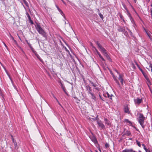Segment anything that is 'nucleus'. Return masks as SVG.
Masks as SVG:
<instances>
[{
  "instance_id": "1",
  "label": "nucleus",
  "mask_w": 152,
  "mask_h": 152,
  "mask_svg": "<svg viewBox=\"0 0 152 152\" xmlns=\"http://www.w3.org/2000/svg\"><path fill=\"white\" fill-rule=\"evenodd\" d=\"M36 29L38 32L39 33L41 34L43 37L45 38H47L46 33L44 30L42 28L40 25L38 23H36L35 25Z\"/></svg>"
},
{
  "instance_id": "2",
  "label": "nucleus",
  "mask_w": 152,
  "mask_h": 152,
  "mask_svg": "<svg viewBox=\"0 0 152 152\" xmlns=\"http://www.w3.org/2000/svg\"><path fill=\"white\" fill-rule=\"evenodd\" d=\"M139 120L138 121L140 125L142 126V127L144 129L145 127V126L144 125V122L145 117L142 114L140 113L139 115Z\"/></svg>"
},
{
  "instance_id": "3",
  "label": "nucleus",
  "mask_w": 152,
  "mask_h": 152,
  "mask_svg": "<svg viewBox=\"0 0 152 152\" xmlns=\"http://www.w3.org/2000/svg\"><path fill=\"white\" fill-rule=\"evenodd\" d=\"M95 42L99 48L100 51L103 54L107 52L106 49L102 46L98 41H95Z\"/></svg>"
},
{
  "instance_id": "4",
  "label": "nucleus",
  "mask_w": 152,
  "mask_h": 152,
  "mask_svg": "<svg viewBox=\"0 0 152 152\" xmlns=\"http://www.w3.org/2000/svg\"><path fill=\"white\" fill-rule=\"evenodd\" d=\"M97 123L99 126L101 127L102 129H105V126L102 123L101 121L99 120L97 121Z\"/></svg>"
},
{
  "instance_id": "5",
  "label": "nucleus",
  "mask_w": 152,
  "mask_h": 152,
  "mask_svg": "<svg viewBox=\"0 0 152 152\" xmlns=\"http://www.w3.org/2000/svg\"><path fill=\"white\" fill-rule=\"evenodd\" d=\"M104 96L106 97H107L109 98L110 99V101H112V97H114V96L113 95L111 94L110 95L107 92L104 95Z\"/></svg>"
},
{
  "instance_id": "6",
  "label": "nucleus",
  "mask_w": 152,
  "mask_h": 152,
  "mask_svg": "<svg viewBox=\"0 0 152 152\" xmlns=\"http://www.w3.org/2000/svg\"><path fill=\"white\" fill-rule=\"evenodd\" d=\"M134 101L135 104H139L142 102V99L137 98V99H134Z\"/></svg>"
},
{
  "instance_id": "7",
  "label": "nucleus",
  "mask_w": 152,
  "mask_h": 152,
  "mask_svg": "<svg viewBox=\"0 0 152 152\" xmlns=\"http://www.w3.org/2000/svg\"><path fill=\"white\" fill-rule=\"evenodd\" d=\"M131 134L130 132L129 131L126 130L125 129L124 132V134L122 136H124L125 135L129 136Z\"/></svg>"
},
{
  "instance_id": "8",
  "label": "nucleus",
  "mask_w": 152,
  "mask_h": 152,
  "mask_svg": "<svg viewBox=\"0 0 152 152\" xmlns=\"http://www.w3.org/2000/svg\"><path fill=\"white\" fill-rule=\"evenodd\" d=\"M86 88L88 93L90 94L91 92H92V90L91 88L88 85H87L86 86Z\"/></svg>"
},
{
  "instance_id": "9",
  "label": "nucleus",
  "mask_w": 152,
  "mask_h": 152,
  "mask_svg": "<svg viewBox=\"0 0 152 152\" xmlns=\"http://www.w3.org/2000/svg\"><path fill=\"white\" fill-rule=\"evenodd\" d=\"M91 141L93 142L95 144H98V141L96 138L94 136H93L90 137Z\"/></svg>"
},
{
  "instance_id": "10",
  "label": "nucleus",
  "mask_w": 152,
  "mask_h": 152,
  "mask_svg": "<svg viewBox=\"0 0 152 152\" xmlns=\"http://www.w3.org/2000/svg\"><path fill=\"white\" fill-rule=\"evenodd\" d=\"M118 79L120 80L121 85L123 86L124 84V79L123 77V75L121 74H119Z\"/></svg>"
},
{
  "instance_id": "11",
  "label": "nucleus",
  "mask_w": 152,
  "mask_h": 152,
  "mask_svg": "<svg viewBox=\"0 0 152 152\" xmlns=\"http://www.w3.org/2000/svg\"><path fill=\"white\" fill-rule=\"evenodd\" d=\"M60 83H61V88H62V89H63V91H64V92L65 94L67 95L68 96L69 94L67 93V92L66 91V89H65V86L63 85V84L61 83V82H60Z\"/></svg>"
},
{
  "instance_id": "12",
  "label": "nucleus",
  "mask_w": 152,
  "mask_h": 152,
  "mask_svg": "<svg viewBox=\"0 0 152 152\" xmlns=\"http://www.w3.org/2000/svg\"><path fill=\"white\" fill-rule=\"evenodd\" d=\"M104 120L106 125L109 126H110L111 125V123L107 119V118H104Z\"/></svg>"
},
{
  "instance_id": "13",
  "label": "nucleus",
  "mask_w": 152,
  "mask_h": 152,
  "mask_svg": "<svg viewBox=\"0 0 152 152\" xmlns=\"http://www.w3.org/2000/svg\"><path fill=\"white\" fill-rule=\"evenodd\" d=\"M125 28L124 27L121 26H118V30L119 32H122L124 31Z\"/></svg>"
},
{
  "instance_id": "14",
  "label": "nucleus",
  "mask_w": 152,
  "mask_h": 152,
  "mask_svg": "<svg viewBox=\"0 0 152 152\" xmlns=\"http://www.w3.org/2000/svg\"><path fill=\"white\" fill-rule=\"evenodd\" d=\"M124 111L125 113L129 114L130 113L129 108L128 106H125L124 108Z\"/></svg>"
},
{
  "instance_id": "15",
  "label": "nucleus",
  "mask_w": 152,
  "mask_h": 152,
  "mask_svg": "<svg viewBox=\"0 0 152 152\" xmlns=\"http://www.w3.org/2000/svg\"><path fill=\"white\" fill-rule=\"evenodd\" d=\"M104 56H105L110 61H111L112 60L109 56V55L108 54L107 51L105 53H103Z\"/></svg>"
},
{
  "instance_id": "16",
  "label": "nucleus",
  "mask_w": 152,
  "mask_h": 152,
  "mask_svg": "<svg viewBox=\"0 0 152 152\" xmlns=\"http://www.w3.org/2000/svg\"><path fill=\"white\" fill-rule=\"evenodd\" d=\"M133 151V149H125L122 151V152H131Z\"/></svg>"
},
{
  "instance_id": "17",
  "label": "nucleus",
  "mask_w": 152,
  "mask_h": 152,
  "mask_svg": "<svg viewBox=\"0 0 152 152\" xmlns=\"http://www.w3.org/2000/svg\"><path fill=\"white\" fill-rule=\"evenodd\" d=\"M114 80L115 81V83L117 84V85L119 86V87L121 89V86L119 82V81L118 80V79H115Z\"/></svg>"
},
{
  "instance_id": "18",
  "label": "nucleus",
  "mask_w": 152,
  "mask_h": 152,
  "mask_svg": "<svg viewBox=\"0 0 152 152\" xmlns=\"http://www.w3.org/2000/svg\"><path fill=\"white\" fill-rule=\"evenodd\" d=\"M114 80L115 81V83L117 84V85L119 86V87L121 89V86L119 82V81L118 80V79H115Z\"/></svg>"
},
{
  "instance_id": "19",
  "label": "nucleus",
  "mask_w": 152,
  "mask_h": 152,
  "mask_svg": "<svg viewBox=\"0 0 152 152\" xmlns=\"http://www.w3.org/2000/svg\"><path fill=\"white\" fill-rule=\"evenodd\" d=\"M140 71L141 72H142V74L144 76L145 78V77H148L147 75L143 72V70L141 69H140Z\"/></svg>"
},
{
  "instance_id": "20",
  "label": "nucleus",
  "mask_w": 152,
  "mask_h": 152,
  "mask_svg": "<svg viewBox=\"0 0 152 152\" xmlns=\"http://www.w3.org/2000/svg\"><path fill=\"white\" fill-rule=\"evenodd\" d=\"M37 57L38 59L42 63H43L44 62L42 60V59L39 56V55L38 54H36V56Z\"/></svg>"
},
{
  "instance_id": "21",
  "label": "nucleus",
  "mask_w": 152,
  "mask_h": 152,
  "mask_svg": "<svg viewBox=\"0 0 152 152\" xmlns=\"http://www.w3.org/2000/svg\"><path fill=\"white\" fill-rule=\"evenodd\" d=\"M145 79L147 81V82H148V83H147V84L148 85V86H149V85H151V82L149 79V78L148 77H145Z\"/></svg>"
},
{
  "instance_id": "22",
  "label": "nucleus",
  "mask_w": 152,
  "mask_h": 152,
  "mask_svg": "<svg viewBox=\"0 0 152 152\" xmlns=\"http://www.w3.org/2000/svg\"><path fill=\"white\" fill-rule=\"evenodd\" d=\"M90 94L91 95V96L92 99H93L95 100L96 97L94 95V94L92 93V92H91Z\"/></svg>"
},
{
  "instance_id": "23",
  "label": "nucleus",
  "mask_w": 152,
  "mask_h": 152,
  "mask_svg": "<svg viewBox=\"0 0 152 152\" xmlns=\"http://www.w3.org/2000/svg\"><path fill=\"white\" fill-rule=\"evenodd\" d=\"M99 57V58L102 60V61H105V60L103 58L101 54L100 53L99 55H98Z\"/></svg>"
},
{
  "instance_id": "24",
  "label": "nucleus",
  "mask_w": 152,
  "mask_h": 152,
  "mask_svg": "<svg viewBox=\"0 0 152 152\" xmlns=\"http://www.w3.org/2000/svg\"><path fill=\"white\" fill-rule=\"evenodd\" d=\"M146 31L148 36L149 37V38L150 39V40H152V39L151 38L152 36L149 33L147 32L146 31Z\"/></svg>"
},
{
  "instance_id": "25",
  "label": "nucleus",
  "mask_w": 152,
  "mask_h": 152,
  "mask_svg": "<svg viewBox=\"0 0 152 152\" xmlns=\"http://www.w3.org/2000/svg\"><path fill=\"white\" fill-rule=\"evenodd\" d=\"M90 83L92 84V86H94V87H96L97 86V84L94 83L91 81H90Z\"/></svg>"
},
{
  "instance_id": "26",
  "label": "nucleus",
  "mask_w": 152,
  "mask_h": 152,
  "mask_svg": "<svg viewBox=\"0 0 152 152\" xmlns=\"http://www.w3.org/2000/svg\"><path fill=\"white\" fill-rule=\"evenodd\" d=\"M136 142L137 145L140 147H141V144L139 141L137 140H136Z\"/></svg>"
},
{
  "instance_id": "27",
  "label": "nucleus",
  "mask_w": 152,
  "mask_h": 152,
  "mask_svg": "<svg viewBox=\"0 0 152 152\" xmlns=\"http://www.w3.org/2000/svg\"><path fill=\"white\" fill-rule=\"evenodd\" d=\"M122 32H123L124 35L126 36L128 35V32L127 31L125 30V29H124V31H122Z\"/></svg>"
},
{
  "instance_id": "28",
  "label": "nucleus",
  "mask_w": 152,
  "mask_h": 152,
  "mask_svg": "<svg viewBox=\"0 0 152 152\" xmlns=\"http://www.w3.org/2000/svg\"><path fill=\"white\" fill-rule=\"evenodd\" d=\"M125 121L129 123L130 124L132 125V122L131 121H129V120H128L127 119H125Z\"/></svg>"
},
{
  "instance_id": "29",
  "label": "nucleus",
  "mask_w": 152,
  "mask_h": 152,
  "mask_svg": "<svg viewBox=\"0 0 152 152\" xmlns=\"http://www.w3.org/2000/svg\"><path fill=\"white\" fill-rule=\"evenodd\" d=\"M94 49H95V51H96V53L98 55H99V54L100 53L98 51V50L96 49V48L95 47H94Z\"/></svg>"
},
{
  "instance_id": "30",
  "label": "nucleus",
  "mask_w": 152,
  "mask_h": 152,
  "mask_svg": "<svg viewBox=\"0 0 152 152\" xmlns=\"http://www.w3.org/2000/svg\"><path fill=\"white\" fill-rule=\"evenodd\" d=\"M23 1L24 2V4L26 5V6H28V3L26 1V0H23Z\"/></svg>"
},
{
  "instance_id": "31",
  "label": "nucleus",
  "mask_w": 152,
  "mask_h": 152,
  "mask_svg": "<svg viewBox=\"0 0 152 152\" xmlns=\"http://www.w3.org/2000/svg\"><path fill=\"white\" fill-rule=\"evenodd\" d=\"M13 42L15 45H16L17 46L19 47V45H18V44L16 40H14L13 41Z\"/></svg>"
},
{
  "instance_id": "32",
  "label": "nucleus",
  "mask_w": 152,
  "mask_h": 152,
  "mask_svg": "<svg viewBox=\"0 0 152 152\" xmlns=\"http://www.w3.org/2000/svg\"><path fill=\"white\" fill-rule=\"evenodd\" d=\"M99 14L100 18L102 19H103L104 18V17L103 15L101 13H99Z\"/></svg>"
},
{
  "instance_id": "33",
  "label": "nucleus",
  "mask_w": 152,
  "mask_h": 152,
  "mask_svg": "<svg viewBox=\"0 0 152 152\" xmlns=\"http://www.w3.org/2000/svg\"><path fill=\"white\" fill-rule=\"evenodd\" d=\"M56 7L59 12L62 13V11L59 8L58 6H56Z\"/></svg>"
},
{
  "instance_id": "34",
  "label": "nucleus",
  "mask_w": 152,
  "mask_h": 152,
  "mask_svg": "<svg viewBox=\"0 0 152 152\" xmlns=\"http://www.w3.org/2000/svg\"><path fill=\"white\" fill-rule=\"evenodd\" d=\"M105 146L106 148H107L109 147V144L107 143H106L105 145Z\"/></svg>"
},
{
  "instance_id": "35",
  "label": "nucleus",
  "mask_w": 152,
  "mask_h": 152,
  "mask_svg": "<svg viewBox=\"0 0 152 152\" xmlns=\"http://www.w3.org/2000/svg\"><path fill=\"white\" fill-rule=\"evenodd\" d=\"M27 16H28V20H31V18L30 15L28 14V13H27Z\"/></svg>"
},
{
  "instance_id": "36",
  "label": "nucleus",
  "mask_w": 152,
  "mask_h": 152,
  "mask_svg": "<svg viewBox=\"0 0 152 152\" xmlns=\"http://www.w3.org/2000/svg\"><path fill=\"white\" fill-rule=\"evenodd\" d=\"M64 48L65 50L68 53H69V51L67 49V48L65 47H64Z\"/></svg>"
},
{
  "instance_id": "37",
  "label": "nucleus",
  "mask_w": 152,
  "mask_h": 152,
  "mask_svg": "<svg viewBox=\"0 0 152 152\" xmlns=\"http://www.w3.org/2000/svg\"><path fill=\"white\" fill-rule=\"evenodd\" d=\"M122 5L124 7V8L126 9V10H127V8L126 6V5H125V4H124V3H122Z\"/></svg>"
},
{
  "instance_id": "38",
  "label": "nucleus",
  "mask_w": 152,
  "mask_h": 152,
  "mask_svg": "<svg viewBox=\"0 0 152 152\" xmlns=\"http://www.w3.org/2000/svg\"><path fill=\"white\" fill-rule=\"evenodd\" d=\"M135 63L137 65V66L138 67V68H139V69L140 70V69H141L140 67V66L138 65V64H137V63L135 61Z\"/></svg>"
},
{
  "instance_id": "39",
  "label": "nucleus",
  "mask_w": 152,
  "mask_h": 152,
  "mask_svg": "<svg viewBox=\"0 0 152 152\" xmlns=\"http://www.w3.org/2000/svg\"><path fill=\"white\" fill-rule=\"evenodd\" d=\"M97 148H98L99 150V151L100 152H101V149L100 148V146L99 144H98V147H97Z\"/></svg>"
},
{
  "instance_id": "40",
  "label": "nucleus",
  "mask_w": 152,
  "mask_h": 152,
  "mask_svg": "<svg viewBox=\"0 0 152 152\" xmlns=\"http://www.w3.org/2000/svg\"><path fill=\"white\" fill-rule=\"evenodd\" d=\"M142 145L143 147V148H144V149L145 150H146V148L145 147V145L144 144H142Z\"/></svg>"
},
{
  "instance_id": "41",
  "label": "nucleus",
  "mask_w": 152,
  "mask_h": 152,
  "mask_svg": "<svg viewBox=\"0 0 152 152\" xmlns=\"http://www.w3.org/2000/svg\"><path fill=\"white\" fill-rule=\"evenodd\" d=\"M112 74L113 75L112 76L114 80L117 78L116 77H115L113 73H112Z\"/></svg>"
},
{
  "instance_id": "42",
  "label": "nucleus",
  "mask_w": 152,
  "mask_h": 152,
  "mask_svg": "<svg viewBox=\"0 0 152 152\" xmlns=\"http://www.w3.org/2000/svg\"><path fill=\"white\" fill-rule=\"evenodd\" d=\"M14 145L15 146V148H16V146H17V143L16 141H15L14 142Z\"/></svg>"
},
{
  "instance_id": "43",
  "label": "nucleus",
  "mask_w": 152,
  "mask_h": 152,
  "mask_svg": "<svg viewBox=\"0 0 152 152\" xmlns=\"http://www.w3.org/2000/svg\"><path fill=\"white\" fill-rule=\"evenodd\" d=\"M90 45L92 47V48H94V47H94L93 45V44L91 42L90 43Z\"/></svg>"
},
{
  "instance_id": "44",
  "label": "nucleus",
  "mask_w": 152,
  "mask_h": 152,
  "mask_svg": "<svg viewBox=\"0 0 152 152\" xmlns=\"http://www.w3.org/2000/svg\"><path fill=\"white\" fill-rule=\"evenodd\" d=\"M32 51L35 54V56H36V54H38L37 53V52L36 51L33 50Z\"/></svg>"
},
{
  "instance_id": "45",
  "label": "nucleus",
  "mask_w": 152,
  "mask_h": 152,
  "mask_svg": "<svg viewBox=\"0 0 152 152\" xmlns=\"http://www.w3.org/2000/svg\"><path fill=\"white\" fill-rule=\"evenodd\" d=\"M115 71L119 75V74H120V73L116 69H115Z\"/></svg>"
},
{
  "instance_id": "46",
  "label": "nucleus",
  "mask_w": 152,
  "mask_h": 152,
  "mask_svg": "<svg viewBox=\"0 0 152 152\" xmlns=\"http://www.w3.org/2000/svg\"><path fill=\"white\" fill-rule=\"evenodd\" d=\"M27 43L29 47H31V45L28 42H27Z\"/></svg>"
},
{
  "instance_id": "47",
  "label": "nucleus",
  "mask_w": 152,
  "mask_h": 152,
  "mask_svg": "<svg viewBox=\"0 0 152 152\" xmlns=\"http://www.w3.org/2000/svg\"><path fill=\"white\" fill-rule=\"evenodd\" d=\"M29 20L30 21V23L31 24H33V21L31 20H31Z\"/></svg>"
},
{
  "instance_id": "48",
  "label": "nucleus",
  "mask_w": 152,
  "mask_h": 152,
  "mask_svg": "<svg viewBox=\"0 0 152 152\" xmlns=\"http://www.w3.org/2000/svg\"><path fill=\"white\" fill-rule=\"evenodd\" d=\"M99 96L100 99H101L102 100L104 101V100L102 99V97H101V96L100 94H99Z\"/></svg>"
},
{
  "instance_id": "49",
  "label": "nucleus",
  "mask_w": 152,
  "mask_h": 152,
  "mask_svg": "<svg viewBox=\"0 0 152 152\" xmlns=\"http://www.w3.org/2000/svg\"><path fill=\"white\" fill-rule=\"evenodd\" d=\"M146 152H150V151L149 150L147 149H146V150H145Z\"/></svg>"
},
{
  "instance_id": "50",
  "label": "nucleus",
  "mask_w": 152,
  "mask_h": 152,
  "mask_svg": "<svg viewBox=\"0 0 152 152\" xmlns=\"http://www.w3.org/2000/svg\"><path fill=\"white\" fill-rule=\"evenodd\" d=\"M12 141L13 143H14V142L16 141L14 139V138H12Z\"/></svg>"
},
{
  "instance_id": "51",
  "label": "nucleus",
  "mask_w": 152,
  "mask_h": 152,
  "mask_svg": "<svg viewBox=\"0 0 152 152\" xmlns=\"http://www.w3.org/2000/svg\"><path fill=\"white\" fill-rule=\"evenodd\" d=\"M2 3L4 5H5V3L4 2V1H2Z\"/></svg>"
},
{
  "instance_id": "52",
  "label": "nucleus",
  "mask_w": 152,
  "mask_h": 152,
  "mask_svg": "<svg viewBox=\"0 0 152 152\" xmlns=\"http://www.w3.org/2000/svg\"><path fill=\"white\" fill-rule=\"evenodd\" d=\"M95 89L97 91H99V88L98 87H96L95 88Z\"/></svg>"
},
{
  "instance_id": "53",
  "label": "nucleus",
  "mask_w": 152,
  "mask_h": 152,
  "mask_svg": "<svg viewBox=\"0 0 152 152\" xmlns=\"http://www.w3.org/2000/svg\"><path fill=\"white\" fill-rule=\"evenodd\" d=\"M11 37H12V40L13 41L15 40V39H14V38H13V37L12 36H11Z\"/></svg>"
},
{
  "instance_id": "54",
  "label": "nucleus",
  "mask_w": 152,
  "mask_h": 152,
  "mask_svg": "<svg viewBox=\"0 0 152 152\" xmlns=\"http://www.w3.org/2000/svg\"><path fill=\"white\" fill-rule=\"evenodd\" d=\"M55 98V99H56V100L58 102V99H57L56 98V97L55 96H53Z\"/></svg>"
},
{
  "instance_id": "55",
  "label": "nucleus",
  "mask_w": 152,
  "mask_h": 152,
  "mask_svg": "<svg viewBox=\"0 0 152 152\" xmlns=\"http://www.w3.org/2000/svg\"><path fill=\"white\" fill-rule=\"evenodd\" d=\"M30 48L31 49V50L32 51H33V50H34V49L31 46V47H30Z\"/></svg>"
},
{
  "instance_id": "56",
  "label": "nucleus",
  "mask_w": 152,
  "mask_h": 152,
  "mask_svg": "<svg viewBox=\"0 0 152 152\" xmlns=\"http://www.w3.org/2000/svg\"><path fill=\"white\" fill-rule=\"evenodd\" d=\"M61 14L63 16H64V14L63 12H62V13L60 12Z\"/></svg>"
},
{
  "instance_id": "57",
  "label": "nucleus",
  "mask_w": 152,
  "mask_h": 152,
  "mask_svg": "<svg viewBox=\"0 0 152 152\" xmlns=\"http://www.w3.org/2000/svg\"><path fill=\"white\" fill-rule=\"evenodd\" d=\"M120 18H121V19H123V16H122L121 15L120 16Z\"/></svg>"
},
{
  "instance_id": "58",
  "label": "nucleus",
  "mask_w": 152,
  "mask_h": 152,
  "mask_svg": "<svg viewBox=\"0 0 152 152\" xmlns=\"http://www.w3.org/2000/svg\"><path fill=\"white\" fill-rule=\"evenodd\" d=\"M151 14H152V8L151 9Z\"/></svg>"
},
{
  "instance_id": "59",
  "label": "nucleus",
  "mask_w": 152,
  "mask_h": 152,
  "mask_svg": "<svg viewBox=\"0 0 152 152\" xmlns=\"http://www.w3.org/2000/svg\"><path fill=\"white\" fill-rule=\"evenodd\" d=\"M11 137H12V138H13V136L12 135H11Z\"/></svg>"
},
{
  "instance_id": "60",
  "label": "nucleus",
  "mask_w": 152,
  "mask_h": 152,
  "mask_svg": "<svg viewBox=\"0 0 152 152\" xmlns=\"http://www.w3.org/2000/svg\"><path fill=\"white\" fill-rule=\"evenodd\" d=\"M132 66H134V67H135V66H134V64H133V63H132Z\"/></svg>"
},
{
  "instance_id": "61",
  "label": "nucleus",
  "mask_w": 152,
  "mask_h": 152,
  "mask_svg": "<svg viewBox=\"0 0 152 152\" xmlns=\"http://www.w3.org/2000/svg\"><path fill=\"white\" fill-rule=\"evenodd\" d=\"M123 21L125 23V21L124 20V19H123Z\"/></svg>"
},
{
  "instance_id": "62",
  "label": "nucleus",
  "mask_w": 152,
  "mask_h": 152,
  "mask_svg": "<svg viewBox=\"0 0 152 152\" xmlns=\"http://www.w3.org/2000/svg\"><path fill=\"white\" fill-rule=\"evenodd\" d=\"M130 34L131 35H132V32L131 31H130Z\"/></svg>"
},
{
  "instance_id": "63",
  "label": "nucleus",
  "mask_w": 152,
  "mask_h": 152,
  "mask_svg": "<svg viewBox=\"0 0 152 152\" xmlns=\"http://www.w3.org/2000/svg\"><path fill=\"white\" fill-rule=\"evenodd\" d=\"M136 130L137 131H139V130L138 129H136Z\"/></svg>"
},
{
  "instance_id": "64",
  "label": "nucleus",
  "mask_w": 152,
  "mask_h": 152,
  "mask_svg": "<svg viewBox=\"0 0 152 152\" xmlns=\"http://www.w3.org/2000/svg\"><path fill=\"white\" fill-rule=\"evenodd\" d=\"M131 152H137L135 151H133H133H132Z\"/></svg>"
}]
</instances>
